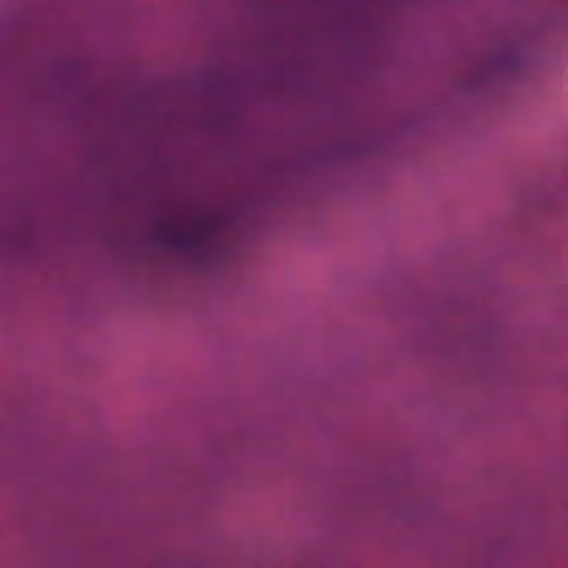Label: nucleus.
<instances>
[{
  "label": "nucleus",
  "instance_id": "nucleus-1",
  "mask_svg": "<svg viewBox=\"0 0 568 568\" xmlns=\"http://www.w3.org/2000/svg\"><path fill=\"white\" fill-rule=\"evenodd\" d=\"M158 240L172 248L200 255L206 246V234L202 225L197 224L191 232H180L168 222H161L156 226Z\"/></svg>",
  "mask_w": 568,
  "mask_h": 568
}]
</instances>
